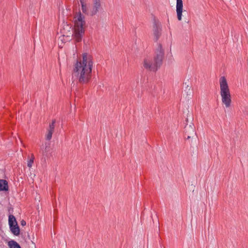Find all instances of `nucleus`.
Here are the masks:
<instances>
[{"label":"nucleus","instance_id":"1","mask_svg":"<svg viewBox=\"0 0 248 248\" xmlns=\"http://www.w3.org/2000/svg\"><path fill=\"white\" fill-rule=\"evenodd\" d=\"M93 67L92 57L87 53H83L82 60H77L74 65L72 78L79 84H87L92 78Z\"/></svg>","mask_w":248,"mask_h":248},{"label":"nucleus","instance_id":"2","mask_svg":"<svg viewBox=\"0 0 248 248\" xmlns=\"http://www.w3.org/2000/svg\"><path fill=\"white\" fill-rule=\"evenodd\" d=\"M164 56V51L162 45L158 44L154 59L148 57L144 60L143 64L144 68L150 71H156L162 64Z\"/></svg>","mask_w":248,"mask_h":248},{"label":"nucleus","instance_id":"3","mask_svg":"<svg viewBox=\"0 0 248 248\" xmlns=\"http://www.w3.org/2000/svg\"><path fill=\"white\" fill-rule=\"evenodd\" d=\"M85 24L84 16L79 12L75 17V28L73 34L74 38L77 42H80L82 40L83 36L84 34L83 26Z\"/></svg>","mask_w":248,"mask_h":248},{"label":"nucleus","instance_id":"4","mask_svg":"<svg viewBox=\"0 0 248 248\" xmlns=\"http://www.w3.org/2000/svg\"><path fill=\"white\" fill-rule=\"evenodd\" d=\"M219 83L220 93L222 103L225 105L226 108H229L232 102L231 95L226 79L224 77L220 78Z\"/></svg>","mask_w":248,"mask_h":248},{"label":"nucleus","instance_id":"5","mask_svg":"<svg viewBox=\"0 0 248 248\" xmlns=\"http://www.w3.org/2000/svg\"><path fill=\"white\" fill-rule=\"evenodd\" d=\"M162 26L158 21H155L153 24L154 40L157 42L161 34Z\"/></svg>","mask_w":248,"mask_h":248},{"label":"nucleus","instance_id":"6","mask_svg":"<svg viewBox=\"0 0 248 248\" xmlns=\"http://www.w3.org/2000/svg\"><path fill=\"white\" fill-rule=\"evenodd\" d=\"M185 136L187 140L196 136L195 127L193 124H186L185 127Z\"/></svg>","mask_w":248,"mask_h":248},{"label":"nucleus","instance_id":"7","mask_svg":"<svg viewBox=\"0 0 248 248\" xmlns=\"http://www.w3.org/2000/svg\"><path fill=\"white\" fill-rule=\"evenodd\" d=\"M101 4L100 0H93V6L90 10V16H95L101 9Z\"/></svg>","mask_w":248,"mask_h":248},{"label":"nucleus","instance_id":"8","mask_svg":"<svg viewBox=\"0 0 248 248\" xmlns=\"http://www.w3.org/2000/svg\"><path fill=\"white\" fill-rule=\"evenodd\" d=\"M183 4L182 0H176V13L179 21L182 20Z\"/></svg>","mask_w":248,"mask_h":248},{"label":"nucleus","instance_id":"9","mask_svg":"<svg viewBox=\"0 0 248 248\" xmlns=\"http://www.w3.org/2000/svg\"><path fill=\"white\" fill-rule=\"evenodd\" d=\"M11 232L15 235L18 236L20 234V229L17 224L9 227Z\"/></svg>","mask_w":248,"mask_h":248},{"label":"nucleus","instance_id":"10","mask_svg":"<svg viewBox=\"0 0 248 248\" xmlns=\"http://www.w3.org/2000/svg\"><path fill=\"white\" fill-rule=\"evenodd\" d=\"M8 190V182L3 179H0V191Z\"/></svg>","mask_w":248,"mask_h":248},{"label":"nucleus","instance_id":"11","mask_svg":"<svg viewBox=\"0 0 248 248\" xmlns=\"http://www.w3.org/2000/svg\"><path fill=\"white\" fill-rule=\"evenodd\" d=\"M8 223L9 227L17 224L15 217L13 215H10L8 217Z\"/></svg>","mask_w":248,"mask_h":248},{"label":"nucleus","instance_id":"12","mask_svg":"<svg viewBox=\"0 0 248 248\" xmlns=\"http://www.w3.org/2000/svg\"><path fill=\"white\" fill-rule=\"evenodd\" d=\"M10 248H21L19 244L14 240L10 241L8 242Z\"/></svg>","mask_w":248,"mask_h":248},{"label":"nucleus","instance_id":"13","mask_svg":"<svg viewBox=\"0 0 248 248\" xmlns=\"http://www.w3.org/2000/svg\"><path fill=\"white\" fill-rule=\"evenodd\" d=\"M81 5V9H82V12L87 15L90 16V14H89L90 10H88L86 4L85 3H84V4H82Z\"/></svg>","mask_w":248,"mask_h":248},{"label":"nucleus","instance_id":"14","mask_svg":"<svg viewBox=\"0 0 248 248\" xmlns=\"http://www.w3.org/2000/svg\"><path fill=\"white\" fill-rule=\"evenodd\" d=\"M53 132L54 131L47 129V133L46 136V139L47 140H50L52 138Z\"/></svg>","mask_w":248,"mask_h":248},{"label":"nucleus","instance_id":"15","mask_svg":"<svg viewBox=\"0 0 248 248\" xmlns=\"http://www.w3.org/2000/svg\"><path fill=\"white\" fill-rule=\"evenodd\" d=\"M55 123H56V120L55 119L53 120L51 123L49 124V127H48V129L54 131Z\"/></svg>","mask_w":248,"mask_h":248},{"label":"nucleus","instance_id":"16","mask_svg":"<svg viewBox=\"0 0 248 248\" xmlns=\"http://www.w3.org/2000/svg\"><path fill=\"white\" fill-rule=\"evenodd\" d=\"M33 160H34V156L33 155H32V157L28 161V163H27V166L29 167V168H31L32 167V164L33 163Z\"/></svg>","mask_w":248,"mask_h":248},{"label":"nucleus","instance_id":"17","mask_svg":"<svg viewBox=\"0 0 248 248\" xmlns=\"http://www.w3.org/2000/svg\"><path fill=\"white\" fill-rule=\"evenodd\" d=\"M48 148H49V147H47V146H46V147H45V148L44 151H43V154L44 155H45V154L47 152H48Z\"/></svg>","mask_w":248,"mask_h":248},{"label":"nucleus","instance_id":"18","mask_svg":"<svg viewBox=\"0 0 248 248\" xmlns=\"http://www.w3.org/2000/svg\"><path fill=\"white\" fill-rule=\"evenodd\" d=\"M20 224L22 226H24L26 225V222L24 220H22L20 222Z\"/></svg>","mask_w":248,"mask_h":248},{"label":"nucleus","instance_id":"19","mask_svg":"<svg viewBox=\"0 0 248 248\" xmlns=\"http://www.w3.org/2000/svg\"><path fill=\"white\" fill-rule=\"evenodd\" d=\"M79 1H80L81 4L84 3V0H79Z\"/></svg>","mask_w":248,"mask_h":248},{"label":"nucleus","instance_id":"20","mask_svg":"<svg viewBox=\"0 0 248 248\" xmlns=\"http://www.w3.org/2000/svg\"><path fill=\"white\" fill-rule=\"evenodd\" d=\"M66 27H67V28H68L69 29H70V27H69L68 26V25H66Z\"/></svg>","mask_w":248,"mask_h":248}]
</instances>
